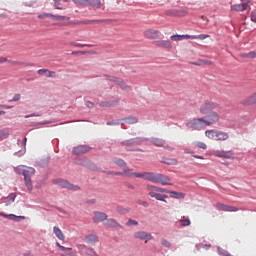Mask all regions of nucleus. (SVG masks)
<instances>
[{
	"label": "nucleus",
	"instance_id": "60",
	"mask_svg": "<svg viewBox=\"0 0 256 256\" xmlns=\"http://www.w3.org/2000/svg\"><path fill=\"white\" fill-rule=\"evenodd\" d=\"M118 212H119V213H129V209H125V208L119 207V208H118Z\"/></svg>",
	"mask_w": 256,
	"mask_h": 256
},
{
	"label": "nucleus",
	"instance_id": "29",
	"mask_svg": "<svg viewBox=\"0 0 256 256\" xmlns=\"http://www.w3.org/2000/svg\"><path fill=\"white\" fill-rule=\"evenodd\" d=\"M151 144L155 145L156 147H163V145H165V140L161 138H152Z\"/></svg>",
	"mask_w": 256,
	"mask_h": 256
},
{
	"label": "nucleus",
	"instance_id": "35",
	"mask_svg": "<svg viewBox=\"0 0 256 256\" xmlns=\"http://www.w3.org/2000/svg\"><path fill=\"white\" fill-rule=\"evenodd\" d=\"M0 63H10V65H23L22 62H17V61H9L5 57H0Z\"/></svg>",
	"mask_w": 256,
	"mask_h": 256
},
{
	"label": "nucleus",
	"instance_id": "31",
	"mask_svg": "<svg viewBox=\"0 0 256 256\" xmlns=\"http://www.w3.org/2000/svg\"><path fill=\"white\" fill-rule=\"evenodd\" d=\"M112 20H85V25H93L97 23H111Z\"/></svg>",
	"mask_w": 256,
	"mask_h": 256
},
{
	"label": "nucleus",
	"instance_id": "26",
	"mask_svg": "<svg viewBox=\"0 0 256 256\" xmlns=\"http://www.w3.org/2000/svg\"><path fill=\"white\" fill-rule=\"evenodd\" d=\"M205 135L208 139H212V141L217 140V130H206Z\"/></svg>",
	"mask_w": 256,
	"mask_h": 256
},
{
	"label": "nucleus",
	"instance_id": "39",
	"mask_svg": "<svg viewBox=\"0 0 256 256\" xmlns=\"http://www.w3.org/2000/svg\"><path fill=\"white\" fill-rule=\"evenodd\" d=\"M192 145H194L195 147H198L199 149H207V144H205V142H193Z\"/></svg>",
	"mask_w": 256,
	"mask_h": 256
},
{
	"label": "nucleus",
	"instance_id": "36",
	"mask_svg": "<svg viewBox=\"0 0 256 256\" xmlns=\"http://www.w3.org/2000/svg\"><path fill=\"white\" fill-rule=\"evenodd\" d=\"M180 224H181V227H189V225H191V220L183 216L180 220Z\"/></svg>",
	"mask_w": 256,
	"mask_h": 256
},
{
	"label": "nucleus",
	"instance_id": "8",
	"mask_svg": "<svg viewBox=\"0 0 256 256\" xmlns=\"http://www.w3.org/2000/svg\"><path fill=\"white\" fill-rule=\"evenodd\" d=\"M135 239H140V241H151L153 239V235L151 233L145 232V231H138L134 233Z\"/></svg>",
	"mask_w": 256,
	"mask_h": 256
},
{
	"label": "nucleus",
	"instance_id": "11",
	"mask_svg": "<svg viewBox=\"0 0 256 256\" xmlns=\"http://www.w3.org/2000/svg\"><path fill=\"white\" fill-rule=\"evenodd\" d=\"M113 162L124 171V175H125V177H127V174L129 173V171L131 169V168H129V166H127V162L121 158H115L113 160Z\"/></svg>",
	"mask_w": 256,
	"mask_h": 256
},
{
	"label": "nucleus",
	"instance_id": "34",
	"mask_svg": "<svg viewBox=\"0 0 256 256\" xmlns=\"http://www.w3.org/2000/svg\"><path fill=\"white\" fill-rule=\"evenodd\" d=\"M4 217L6 219H11L12 221H21V219H25L24 216H17L15 214H9V215L4 214Z\"/></svg>",
	"mask_w": 256,
	"mask_h": 256
},
{
	"label": "nucleus",
	"instance_id": "40",
	"mask_svg": "<svg viewBox=\"0 0 256 256\" xmlns=\"http://www.w3.org/2000/svg\"><path fill=\"white\" fill-rule=\"evenodd\" d=\"M242 57H246L247 59H255L256 52L255 51H251L249 53L243 54Z\"/></svg>",
	"mask_w": 256,
	"mask_h": 256
},
{
	"label": "nucleus",
	"instance_id": "16",
	"mask_svg": "<svg viewBox=\"0 0 256 256\" xmlns=\"http://www.w3.org/2000/svg\"><path fill=\"white\" fill-rule=\"evenodd\" d=\"M107 214L105 212H94L93 221L94 223H102V221H107Z\"/></svg>",
	"mask_w": 256,
	"mask_h": 256
},
{
	"label": "nucleus",
	"instance_id": "58",
	"mask_svg": "<svg viewBox=\"0 0 256 256\" xmlns=\"http://www.w3.org/2000/svg\"><path fill=\"white\" fill-rule=\"evenodd\" d=\"M183 39H197L195 35H182V40Z\"/></svg>",
	"mask_w": 256,
	"mask_h": 256
},
{
	"label": "nucleus",
	"instance_id": "23",
	"mask_svg": "<svg viewBox=\"0 0 256 256\" xmlns=\"http://www.w3.org/2000/svg\"><path fill=\"white\" fill-rule=\"evenodd\" d=\"M247 7H249V4H247V3H244V4H234L232 6V9L234 11L241 12V11H246Z\"/></svg>",
	"mask_w": 256,
	"mask_h": 256
},
{
	"label": "nucleus",
	"instance_id": "57",
	"mask_svg": "<svg viewBox=\"0 0 256 256\" xmlns=\"http://www.w3.org/2000/svg\"><path fill=\"white\" fill-rule=\"evenodd\" d=\"M20 100H21V94H15L13 99L10 100V102L20 101Z\"/></svg>",
	"mask_w": 256,
	"mask_h": 256
},
{
	"label": "nucleus",
	"instance_id": "4",
	"mask_svg": "<svg viewBox=\"0 0 256 256\" xmlns=\"http://www.w3.org/2000/svg\"><path fill=\"white\" fill-rule=\"evenodd\" d=\"M204 119V123L206 127H211V125H215V123H219L221 116L219 113L215 111L208 112L206 116L202 117Z\"/></svg>",
	"mask_w": 256,
	"mask_h": 256
},
{
	"label": "nucleus",
	"instance_id": "1",
	"mask_svg": "<svg viewBox=\"0 0 256 256\" xmlns=\"http://www.w3.org/2000/svg\"><path fill=\"white\" fill-rule=\"evenodd\" d=\"M17 173H22L24 176L25 185L28 191L33 190V184L31 183V176L35 175V168L20 166L16 168Z\"/></svg>",
	"mask_w": 256,
	"mask_h": 256
},
{
	"label": "nucleus",
	"instance_id": "38",
	"mask_svg": "<svg viewBox=\"0 0 256 256\" xmlns=\"http://www.w3.org/2000/svg\"><path fill=\"white\" fill-rule=\"evenodd\" d=\"M189 11L187 8L181 9V10H176V17H185Z\"/></svg>",
	"mask_w": 256,
	"mask_h": 256
},
{
	"label": "nucleus",
	"instance_id": "53",
	"mask_svg": "<svg viewBox=\"0 0 256 256\" xmlns=\"http://www.w3.org/2000/svg\"><path fill=\"white\" fill-rule=\"evenodd\" d=\"M155 191H158V193H169V190L161 187L155 188Z\"/></svg>",
	"mask_w": 256,
	"mask_h": 256
},
{
	"label": "nucleus",
	"instance_id": "48",
	"mask_svg": "<svg viewBox=\"0 0 256 256\" xmlns=\"http://www.w3.org/2000/svg\"><path fill=\"white\" fill-rule=\"evenodd\" d=\"M128 227H131V225L137 226L139 225V222L137 220L129 219L128 222L126 223Z\"/></svg>",
	"mask_w": 256,
	"mask_h": 256
},
{
	"label": "nucleus",
	"instance_id": "3",
	"mask_svg": "<svg viewBox=\"0 0 256 256\" xmlns=\"http://www.w3.org/2000/svg\"><path fill=\"white\" fill-rule=\"evenodd\" d=\"M186 127H188L189 129H194L195 131H203V129H205V127H207L205 125V120L203 117L201 118H193L192 120L188 121L186 123Z\"/></svg>",
	"mask_w": 256,
	"mask_h": 256
},
{
	"label": "nucleus",
	"instance_id": "37",
	"mask_svg": "<svg viewBox=\"0 0 256 256\" xmlns=\"http://www.w3.org/2000/svg\"><path fill=\"white\" fill-rule=\"evenodd\" d=\"M193 65H197L198 67L203 65H211V60H198L197 62H194Z\"/></svg>",
	"mask_w": 256,
	"mask_h": 256
},
{
	"label": "nucleus",
	"instance_id": "44",
	"mask_svg": "<svg viewBox=\"0 0 256 256\" xmlns=\"http://www.w3.org/2000/svg\"><path fill=\"white\" fill-rule=\"evenodd\" d=\"M8 135H9V130L8 129L0 130V140L7 137Z\"/></svg>",
	"mask_w": 256,
	"mask_h": 256
},
{
	"label": "nucleus",
	"instance_id": "5",
	"mask_svg": "<svg viewBox=\"0 0 256 256\" xmlns=\"http://www.w3.org/2000/svg\"><path fill=\"white\" fill-rule=\"evenodd\" d=\"M108 81L116 83V85H119V87H121L123 91H131V86L127 85L121 78H117L115 76H108Z\"/></svg>",
	"mask_w": 256,
	"mask_h": 256
},
{
	"label": "nucleus",
	"instance_id": "59",
	"mask_svg": "<svg viewBox=\"0 0 256 256\" xmlns=\"http://www.w3.org/2000/svg\"><path fill=\"white\" fill-rule=\"evenodd\" d=\"M16 197H17V194L16 193H12V194H10L8 196V200L9 201H15Z\"/></svg>",
	"mask_w": 256,
	"mask_h": 256
},
{
	"label": "nucleus",
	"instance_id": "9",
	"mask_svg": "<svg viewBox=\"0 0 256 256\" xmlns=\"http://www.w3.org/2000/svg\"><path fill=\"white\" fill-rule=\"evenodd\" d=\"M216 209L218 211H224L226 213H235L237 211H239V209L235 206H229V205H225L223 203H217L216 204Z\"/></svg>",
	"mask_w": 256,
	"mask_h": 256
},
{
	"label": "nucleus",
	"instance_id": "19",
	"mask_svg": "<svg viewBox=\"0 0 256 256\" xmlns=\"http://www.w3.org/2000/svg\"><path fill=\"white\" fill-rule=\"evenodd\" d=\"M38 75H41V76L44 75L45 77H51V78L56 77L55 71H50L48 69H39L38 70Z\"/></svg>",
	"mask_w": 256,
	"mask_h": 256
},
{
	"label": "nucleus",
	"instance_id": "20",
	"mask_svg": "<svg viewBox=\"0 0 256 256\" xmlns=\"http://www.w3.org/2000/svg\"><path fill=\"white\" fill-rule=\"evenodd\" d=\"M105 226L110 227L111 229H116L117 227H121V224H119L117 220L110 218L106 220Z\"/></svg>",
	"mask_w": 256,
	"mask_h": 256
},
{
	"label": "nucleus",
	"instance_id": "24",
	"mask_svg": "<svg viewBox=\"0 0 256 256\" xmlns=\"http://www.w3.org/2000/svg\"><path fill=\"white\" fill-rule=\"evenodd\" d=\"M86 5H90L94 9H101V1L100 0H86Z\"/></svg>",
	"mask_w": 256,
	"mask_h": 256
},
{
	"label": "nucleus",
	"instance_id": "42",
	"mask_svg": "<svg viewBox=\"0 0 256 256\" xmlns=\"http://www.w3.org/2000/svg\"><path fill=\"white\" fill-rule=\"evenodd\" d=\"M171 41H183V35L175 34L170 37Z\"/></svg>",
	"mask_w": 256,
	"mask_h": 256
},
{
	"label": "nucleus",
	"instance_id": "7",
	"mask_svg": "<svg viewBox=\"0 0 256 256\" xmlns=\"http://www.w3.org/2000/svg\"><path fill=\"white\" fill-rule=\"evenodd\" d=\"M214 155L220 159H235V153L232 150H217Z\"/></svg>",
	"mask_w": 256,
	"mask_h": 256
},
{
	"label": "nucleus",
	"instance_id": "62",
	"mask_svg": "<svg viewBox=\"0 0 256 256\" xmlns=\"http://www.w3.org/2000/svg\"><path fill=\"white\" fill-rule=\"evenodd\" d=\"M86 105L87 107H89V109H92V107H95V104L91 101L86 102Z\"/></svg>",
	"mask_w": 256,
	"mask_h": 256
},
{
	"label": "nucleus",
	"instance_id": "2",
	"mask_svg": "<svg viewBox=\"0 0 256 256\" xmlns=\"http://www.w3.org/2000/svg\"><path fill=\"white\" fill-rule=\"evenodd\" d=\"M214 109H219V103L213 100H205L199 108V113L201 115H207V113H211Z\"/></svg>",
	"mask_w": 256,
	"mask_h": 256
},
{
	"label": "nucleus",
	"instance_id": "46",
	"mask_svg": "<svg viewBox=\"0 0 256 256\" xmlns=\"http://www.w3.org/2000/svg\"><path fill=\"white\" fill-rule=\"evenodd\" d=\"M165 15H168L169 17H176L177 10H166Z\"/></svg>",
	"mask_w": 256,
	"mask_h": 256
},
{
	"label": "nucleus",
	"instance_id": "32",
	"mask_svg": "<svg viewBox=\"0 0 256 256\" xmlns=\"http://www.w3.org/2000/svg\"><path fill=\"white\" fill-rule=\"evenodd\" d=\"M50 19H53V21H69L70 18L67 16L51 14Z\"/></svg>",
	"mask_w": 256,
	"mask_h": 256
},
{
	"label": "nucleus",
	"instance_id": "56",
	"mask_svg": "<svg viewBox=\"0 0 256 256\" xmlns=\"http://www.w3.org/2000/svg\"><path fill=\"white\" fill-rule=\"evenodd\" d=\"M195 37H196V39H201V40L209 39V35H207V34H200V35L195 36Z\"/></svg>",
	"mask_w": 256,
	"mask_h": 256
},
{
	"label": "nucleus",
	"instance_id": "63",
	"mask_svg": "<svg viewBox=\"0 0 256 256\" xmlns=\"http://www.w3.org/2000/svg\"><path fill=\"white\" fill-rule=\"evenodd\" d=\"M114 175H118L119 177H125V171H123V172H115Z\"/></svg>",
	"mask_w": 256,
	"mask_h": 256
},
{
	"label": "nucleus",
	"instance_id": "28",
	"mask_svg": "<svg viewBox=\"0 0 256 256\" xmlns=\"http://www.w3.org/2000/svg\"><path fill=\"white\" fill-rule=\"evenodd\" d=\"M55 25H58L59 27H65L67 25H85V21H69L66 23H56Z\"/></svg>",
	"mask_w": 256,
	"mask_h": 256
},
{
	"label": "nucleus",
	"instance_id": "14",
	"mask_svg": "<svg viewBox=\"0 0 256 256\" xmlns=\"http://www.w3.org/2000/svg\"><path fill=\"white\" fill-rule=\"evenodd\" d=\"M81 165L86 167L87 169H91V171H100V168L95 165V163L91 162V160L87 158H83L81 160Z\"/></svg>",
	"mask_w": 256,
	"mask_h": 256
},
{
	"label": "nucleus",
	"instance_id": "22",
	"mask_svg": "<svg viewBox=\"0 0 256 256\" xmlns=\"http://www.w3.org/2000/svg\"><path fill=\"white\" fill-rule=\"evenodd\" d=\"M126 177H137L138 179H145V172L139 173V172H133L132 169L128 171V174H126Z\"/></svg>",
	"mask_w": 256,
	"mask_h": 256
},
{
	"label": "nucleus",
	"instance_id": "47",
	"mask_svg": "<svg viewBox=\"0 0 256 256\" xmlns=\"http://www.w3.org/2000/svg\"><path fill=\"white\" fill-rule=\"evenodd\" d=\"M60 256H77V252L71 250L70 252L67 251V252L62 253Z\"/></svg>",
	"mask_w": 256,
	"mask_h": 256
},
{
	"label": "nucleus",
	"instance_id": "13",
	"mask_svg": "<svg viewBox=\"0 0 256 256\" xmlns=\"http://www.w3.org/2000/svg\"><path fill=\"white\" fill-rule=\"evenodd\" d=\"M58 185L64 189H69L70 191H79V186H75L69 183L67 180L59 179L57 180Z\"/></svg>",
	"mask_w": 256,
	"mask_h": 256
},
{
	"label": "nucleus",
	"instance_id": "43",
	"mask_svg": "<svg viewBox=\"0 0 256 256\" xmlns=\"http://www.w3.org/2000/svg\"><path fill=\"white\" fill-rule=\"evenodd\" d=\"M86 255H89V256H97V252H96L95 249H93V248H87V249H86Z\"/></svg>",
	"mask_w": 256,
	"mask_h": 256
},
{
	"label": "nucleus",
	"instance_id": "54",
	"mask_svg": "<svg viewBox=\"0 0 256 256\" xmlns=\"http://www.w3.org/2000/svg\"><path fill=\"white\" fill-rule=\"evenodd\" d=\"M161 243L164 247H167V248L171 247V243L165 239H162Z\"/></svg>",
	"mask_w": 256,
	"mask_h": 256
},
{
	"label": "nucleus",
	"instance_id": "18",
	"mask_svg": "<svg viewBox=\"0 0 256 256\" xmlns=\"http://www.w3.org/2000/svg\"><path fill=\"white\" fill-rule=\"evenodd\" d=\"M138 119L133 117V116H129V117H126L122 120H120V123L121 125H135V123H138Z\"/></svg>",
	"mask_w": 256,
	"mask_h": 256
},
{
	"label": "nucleus",
	"instance_id": "6",
	"mask_svg": "<svg viewBox=\"0 0 256 256\" xmlns=\"http://www.w3.org/2000/svg\"><path fill=\"white\" fill-rule=\"evenodd\" d=\"M144 37L145 39H150V40L159 39V37H161V31L155 30L153 28L146 29L144 31Z\"/></svg>",
	"mask_w": 256,
	"mask_h": 256
},
{
	"label": "nucleus",
	"instance_id": "12",
	"mask_svg": "<svg viewBox=\"0 0 256 256\" xmlns=\"http://www.w3.org/2000/svg\"><path fill=\"white\" fill-rule=\"evenodd\" d=\"M91 151V147L87 145H79L73 148L72 153L74 155H85V153H89Z\"/></svg>",
	"mask_w": 256,
	"mask_h": 256
},
{
	"label": "nucleus",
	"instance_id": "55",
	"mask_svg": "<svg viewBox=\"0 0 256 256\" xmlns=\"http://www.w3.org/2000/svg\"><path fill=\"white\" fill-rule=\"evenodd\" d=\"M47 17H51V13H43L38 15V19H45Z\"/></svg>",
	"mask_w": 256,
	"mask_h": 256
},
{
	"label": "nucleus",
	"instance_id": "15",
	"mask_svg": "<svg viewBox=\"0 0 256 256\" xmlns=\"http://www.w3.org/2000/svg\"><path fill=\"white\" fill-rule=\"evenodd\" d=\"M84 241L87 245H95L96 243H99V236L91 233L85 236Z\"/></svg>",
	"mask_w": 256,
	"mask_h": 256
},
{
	"label": "nucleus",
	"instance_id": "10",
	"mask_svg": "<svg viewBox=\"0 0 256 256\" xmlns=\"http://www.w3.org/2000/svg\"><path fill=\"white\" fill-rule=\"evenodd\" d=\"M160 177L161 173L144 172V179H146V181H151L152 183H159Z\"/></svg>",
	"mask_w": 256,
	"mask_h": 256
},
{
	"label": "nucleus",
	"instance_id": "49",
	"mask_svg": "<svg viewBox=\"0 0 256 256\" xmlns=\"http://www.w3.org/2000/svg\"><path fill=\"white\" fill-rule=\"evenodd\" d=\"M74 47H93L91 44L72 43Z\"/></svg>",
	"mask_w": 256,
	"mask_h": 256
},
{
	"label": "nucleus",
	"instance_id": "25",
	"mask_svg": "<svg viewBox=\"0 0 256 256\" xmlns=\"http://www.w3.org/2000/svg\"><path fill=\"white\" fill-rule=\"evenodd\" d=\"M53 232L60 241H65V235H63V231H61L59 227L54 226Z\"/></svg>",
	"mask_w": 256,
	"mask_h": 256
},
{
	"label": "nucleus",
	"instance_id": "52",
	"mask_svg": "<svg viewBox=\"0 0 256 256\" xmlns=\"http://www.w3.org/2000/svg\"><path fill=\"white\" fill-rule=\"evenodd\" d=\"M54 7L56 9H63V7H61V0H54Z\"/></svg>",
	"mask_w": 256,
	"mask_h": 256
},
{
	"label": "nucleus",
	"instance_id": "30",
	"mask_svg": "<svg viewBox=\"0 0 256 256\" xmlns=\"http://www.w3.org/2000/svg\"><path fill=\"white\" fill-rule=\"evenodd\" d=\"M161 163L165 165H177L178 161L175 158H163Z\"/></svg>",
	"mask_w": 256,
	"mask_h": 256
},
{
	"label": "nucleus",
	"instance_id": "61",
	"mask_svg": "<svg viewBox=\"0 0 256 256\" xmlns=\"http://www.w3.org/2000/svg\"><path fill=\"white\" fill-rule=\"evenodd\" d=\"M147 189H148V191H155V189H157V187L154 185H147Z\"/></svg>",
	"mask_w": 256,
	"mask_h": 256
},
{
	"label": "nucleus",
	"instance_id": "50",
	"mask_svg": "<svg viewBox=\"0 0 256 256\" xmlns=\"http://www.w3.org/2000/svg\"><path fill=\"white\" fill-rule=\"evenodd\" d=\"M76 5H87V0H73Z\"/></svg>",
	"mask_w": 256,
	"mask_h": 256
},
{
	"label": "nucleus",
	"instance_id": "27",
	"mask_svg": "<svg viewBox=\"0 0 256 256\" xmlns=\"http://www.w3.org/2000/svg\"><path fill=\"white\" fill-rule=\"evenodd\" d=\"M172 199H185V193L177 192V191H169L168 192Z\"/></svg>",
	"mask_w": 256,
	"mask_h": 256
},
{
	"label": "nucleus",
	"instance_id": "51",
	"mask_svg": "<svg viewBox=\"0 0 256 256\" xmlns=\"http://www.w3.org/2000/svg\"><path fill=\"white\" fill-rule=\"evenodd\" d=\"M249 103L253 104L256 103V93L252 94L249 98H248Z\"/></svg>",
	"mask_w": 256,
	"mask_h": 256
},
{
	"label": "nucleus",
	"instance_id": "33",
	"mask_svg": "<svg viewBox=\"0 0 256 256\" xmlns=\"http://www.w3.org/2000/svg\"><path fill=\"white\" fill-rule=\"evenodd\" d=\"M169 181H171V179L169 177L163 176V174H160L158 183H161L162 185H171V183H169Z\"/></svg>",
	"mask_w": 256,
	"mask_h": 256
},
{
	"label": "nucleus",
	"instance_id": "64",
	"mask_svg": "<svg viewBox=\"0 0 256 256\" xmlns=\"http://www.w3.org/2000/svg\"><path fill=\"white\" fill-rule=\"evenodd\" d=\"M139 204L143 205V207H148L149 206V203H147L146 201H140Z\"/></svg>",
	"mask_w": 256,
	"mask_h": 256
},
{
	"label": "nucleus",
	"instance_id": "45",
	"mask_svg": "<svg viewBox=\"0 0 256 256\" xmlns=\"http://www.w3.org/2000/svg\"><path fill=\"white\" fill-rule=\"evenodd\" d=\"M58 249H60V251H64V252H67V251H73V248H67L65 246H62L61 244L59 243H56Z\"/></svg>",
	"mask_w": 256,
	"mask_h": 256
},
{
	"label": "nucleus",
	"instance_id": "17",
	"mask_svg": "<svg viewBox=\"0 0 256 256\" xmlns=\"http://www.w3.org/2000/svg\"><path fill=\"white\" fill-rule=\"evenodd\" d=\"M154 45L156 47H160L161 49H172L173 45L168 40H156L154 41Z\"/></svg>",
	"mask_w": 256,
	"mask_h": 256
},
{
	"label": "nucleus",
	"instance_id": "41",
	"mask_svg": "<svg viewBox=\"0 0 256 256\" xmlns=\"http://www.w3.org/2000/svg\"><path fill=\"white\" fill-rule=\"evenodd\" d=\"M167 195H165V194H156V200L157 201H164L165 203H167V201H165V199H167Z\"/></svg>",
	"mask_w": 256,
	"mask_h": 256
},
{
	"label": "nucleus",
	"instance_id": "21",
	"mask_svg": "<svg viewBox=\"0 0 256 256\" xmlns=\"http://www.w3.org/2000/svg\"><path fill=\"white\" fill-rule=\"evenodd\" d=\"M229 139V134L223 131L217 130L216 141H227Z\"/></svg>",
	"mask_w": 256,
	"mask_h": 256
}]
</instances>
